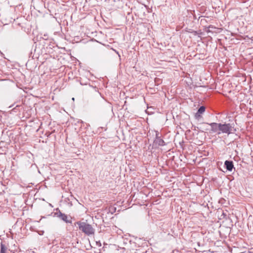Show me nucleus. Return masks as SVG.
I'll use <instances>...</instances> for the list:
<instances>
[{
	"label": "nucleus",
	"mask_w": 253,
	"mask_h": 253,
	"mask_svg": "<svg viewBox=\"0 0 253 253\" xmlns=\"http://www.w3.org/2000/svg\"><path fill=\"white\" fill-rule=\"evenodd\" d=\"M205 111V107L203 106H201L198 109V111L195 115V118L197 120H199L202 118L201 114Z\"/></svg>",
	"instance_id": "20e7f679"
},
{
	"label": "nucleus",
	"mask_w": 253,
	"mask_h": 253,
	"mask_svg": "<svg viewBox=\"0 0 253 253\" xmlns=\"http://www.w3.org/2000/svg\"><path fill=\"white\" fill-rule=\"evenodd\" d=\"M79 228L85 234L90 236L94 234V229L92 226L84 222H78Z\"/></svg>",
	"instance_id": "f257e3e1"
},
{
	"label": "nucleus",
	"mask_w": 253,
	"mask_h": 253,
	"mask_svg": "<svg viewBox=\"0 0 253 253\" xmlns=\"http://www.w3.org/2000/svg\"><path fill=\"white\" fill-rule=\"evenodd\" d=\"M208 124L211 126V131L212 132H216L218 130H219V124L212 123Z\"/></svg>",
	"instance_id": "39448f33"
},
{
	"label": "nucleus",
	"mask_w": 253,
	"mask_h": 253,
	"mask_svg": "<svg viewBox=\"0 0 253 253\" xmlns=\"http://www.w3.org/2000/svg\"><path fill=\"white\" fill-rule=\"evenodd\" d=\"M154 143L155 145L158 146H164L166 145L164 141L157 135L156 137V139L154 140Z\"/></svg>",
	"instance_id": "0eeeda50"
},
{
	"label": "nucleus",
	"mask_w": 253,
	"mask_h": 253,
	"mask_svg": "<svg viewBox=\"0 0 253 253\" xmlns=\"http://www.w3.org/2000/svg\"><path fill=\"white\" fill-rule=\"evenodd\" d=\"M7 248L2 243L0 244V253H6Z\"/></svg>",
	"instance_id": "6e6552de"
},
{
	"label": "nucleus",
	"mask_w": 253,
	"mask_h": 253,
	"mask_svg": "<svg viewBox=\"0 0 253 253\" xmlns=\"http://www.w3.org/2000/svg\"><path fill=\"white\" fill-rule=\"evenodd\" d=\"M233 126L230 124H219V130L222 133H227L229 134L233 133Z\"/></svg>",
	"instance_id": "f03ea898"
},
{
	"label": "nucleus",
	"mask_w": 253,
	"mask_h": 253,
	"mask_svg": "<svg viewBox=\"0 0 253 253\" xmlns=\"http://www.w3.org/2000/svg\"><path fill=\"white\" fill-rule=\"evenodd\" d=\"M211 29H215V28L213 27L209 26V27L207 28V29L206 30V32L207 33L213 32V31Z\"/></svg>",
	"instance_id": "1a4fd4ad"
},
{
	"label": "nucleus",
	"mask_w": 253,
	"mask_h": 253,
	"mask_svg": "<svg viewBox=\"0 0 253 253\" xmlns=\"http://www.w3.org/2000/svg\"><path fill=\"white\" fill-rule=\"evenodd\" d=\"M226 169L228 171H231L234 168L233 163L232 161H225L224 163Z\"/></svg>",
	"instance_id": "423d86ee"
},
{
	"label": "nucleus",
	"mask_w": 253,
	"mask_h": 253,
	"mask_svg": "<svg viewBox=\"0 0 253 253\" xmlns=\"http://www.w3.org/2000/svg\"><path fill=\"white\" fill-rule=\"evenodd\" d=\"M56 214L57 215V217H59L60 219H61L66 223L71 222V221L70 220H68L67 215L64 213H62L60 211H59V212H56Z\"/></svg>",
	"instance_id": "7ed1b4c3"
}]
</instances>
